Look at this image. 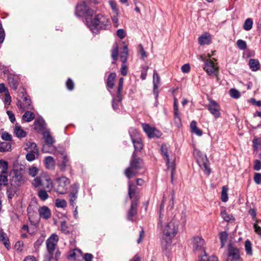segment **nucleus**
Returning <instances> with one entry per match:
<instances>
[{"instance_id":"f257e3e1","label":"nucleus","mask_w":261,"mask_h":261,"mask_svg":"<svg viewBox=\"0 0 261 261\" xmlns=\"http://www.w3.org/2000/svg\"><path fill=\"white\" fill-rule=\"evenodd\" d=\"M179 222L172 219L169 222L162 224V231L163 233L162 239L165 242L162 243L163 249L166 251V255L169 253V247L172 239L177 234L178 230Z\"/></svg>"},{"instance_id":"f03ea898","label":"nucleus","mask_w":261,"mask_h":261,"mask_svg":"<svg viewBox=\"0 0 261 261\" xmlns=\"http://www.w3.org/2000/svg\"><path fill=\"white\" fill-rule=\"evenodd\" d=\"M88 28L93 33H98L100 30H106L108 27L110 20L102 14H97L90 20L89 23L88 18L86 20Z\"/></svg>"},{"instance_id":"7ed1b4c3","label":"nucleus","mask_w":261,"mask_h":261,"mask_svg":"<svg viewBox=\"0 0 261 261\" xmlns=\"http://www.w3.org/2000/svg\"><path fill=\"white\" fill-rule=\"evenodd\" d=\"M143 166L142 160L137 158V153L134 152L130 161L129 166L124 171L125 176L128 179H130L138 173L139 171L143 168Z\"/></svg>"},{"instance_id":"20e7f679","label":"nucleus","mask_w":261,"mask_h":261,"mask_svg":"<svg viewBox=\"0 0 261 261\" xmlns=\"http://www.w3.org/2000/svg\"><path fill=\"white\" fill-rule=\"evenodd\" d=\"M194 154L196 158L197 162L199 167L206 174L209 175L211 173V169L206 155L198 150H195Z\"/></svg>"},{"instance_id":"39448f33","label":"nucleus","mask_w":261,"mask_h":261,"mask_svg":"<svg viewBox=\"0 0 261 261\" xmlns=\"http://www.w3.org/2000/svg\"><path fill=\"white\" fill-rule=\"evenodd\" d=\"M169 147L167 144H162L161 147L162 154L166 161V163L168 169L171 170V180L173 179V174L175 171V165L174 162H171L169 160Z\"/></svg>"},{"instance_id":"423d86ee","label":"nucleus","mask_w":261,"mask_h":261,"mask_svg":"<svg viewBox=\"0 0 261 261\" xmlns=\"http://www.w3.org/2000/svg\"><path fill=\"white\" fill-rule=\"evenodd\" d=\"M58 241V236L53 233L46 241V248L48 253V258L50 259L54 257V254Z\"/></svg>"},{"instance_id":"0eeeda50","label":"nucleus","mask_w":261,"mask_h":261,"mask_svg":"<svg viewBox=\"0 0 261 261\" xmlns=\"http://www.w3.org/2000/svg\"><path fill=\"white\" fill-rule=\"evenodd\" d=\"M19 96L22 98L23 103H21V102L18 101L17 103L18 108L21 109L22 111H24L25 109L32 110L33 107L32 105V101L27 95L25 90L21 89H19Z\"/></svg>"},{"instance_id":"6e6552de","label":"nucleus","mask_w":261,"mask_h":261,"mask_svg":"<svg viewBox=\"0 0 261 261\" xmlns=\"http://www.w3.org/2000/svg\"><path fill=\"white\" fill-rule=\"evenodd\" d=\"M129 133L135 148L134 152L140 151L143 147V145L139 133L135 128H133L129 130Z\"/></svg>"},{"instance_id":"1a4fd4ad","label":"nucleus","mask_w":261,"mask_h":261,"mask_svg":"<svg viewBox=\"0 0 261 261\" xmlns=\"http://www.w3.org/2000/svg\"><path fill=\"white\" fill-rule=\"evenodd\" d=\"M69 183V179L65 176H62L56 178L55 183V191L60 194H65Z\"/></svg>"},{"instance_id":"9d476101","label":"nucleus","mask_w":261,"mask_h":261,"mask_svg":"<svg viewBox=\"0 0 261 261\" xmlns=\"http://www.w3.org/2000/svg\"><path fill=\"white\" fill-rule=\"evenodd\" d=\"M94 13V11L89 9L85 2H82L77 4L75 14L77 17L83 16H92Z\"/></svg>"},{"instance_id":"9b49d317","label":"nucleus","mask_w":261,"mask_h":261,"mask_svg":"<svg viewBox=\"0 0 261 261\" xmlns=\"http://www.w3.org/2000/svg\"><path fill=\"white\" fill-rule=\"evenodd\" d=\"M242 261L241 253L238 248L231 244L228 245L226 261Z\"/></svg>"},{"instance_id":"f8f14e48","label":"nucleus","mask_w":261,"mask_h":261,"mask_svg":"<svg viewBox=\"0 0 261 261\" xmlns=\"http://www.w3.org/2000/svg\"><path fill=\"white\" fill-rule=\"evenodd\" d=\"M206 108L215 118L220 117V106L216 101L212 99L210 100L209 103L206 105Z\"/></svg>"},{"instance_id":"ddd939ff","label":"nucleus","mask_w":261,"mask_h":261,"mask_svg":"<svg viewBox=\"0 0 261 261\" xmlns=\"http://www.w3.org/2000/svg\"><path fill=\"white\" fill-rule=\"evenodd\" d=\"M142 126L149 138H159L162 135L160 131L154 127H151L148 124L143 123Z\"/></svg>"},{"instance_id":"4468645a","label":"nucleus","mask_w":261,"mask_h":261,"mask_svg":"<svg viewBox=\"0 0 261 261\" xmlns=\"http://www.w3.org/2000/svg\"><path fill=\"white\" fill-rule=\"evenodd\" d=\"M193 247L195 251H201L203 252L205 256L207 254L204 250V240L202 238L199 237H194L192 240Z\"/></svg>"},{"instance_id":"2eb2a0df","label":"nucleus","mask_w":261,"mask_h":261,"mask_svg":"<svg viewBox=\"0 0 261 261\" xmlns=\"http://www.w3.org/2000/svg\"><path fill=\"white\" fill-rule=\"evenodd\" d=\"M14 175L12 176V179L11 181V185L15 187L20 186L23 182V178L20 170H14Z\"/></svg>"},{"instance_id":"dca6fc26","label":"nucleus","mask_w":261,"mask_h":261,"mask_svg":"<svg viewBox=\"0 0 261 261\" xmlns=\"http://www.w3.org/2000/svg\"><path fill=\"white\" fill-rule=\"evenodd\" d=\"M79 188L80 185L78 183H74L72 186V191L69 195V198L70 204L72 207L75 205V201L77 198V193Z\"/></svg>"},{"instance_id":"f3484780","label":"nucleus","mask_w":261,"mask_h":261,"mask_svg":"<svg viewBox=\"0 0 261 261\" xmlns=\"http://www.w3.org/2000/svg\"><path fill=\"white\" fill-rule=\"evenodd\" d=\"M203 69L210 75L215 73L218 70V67L211 59H209L205 61Z\"/></svg>"},{"instance_id":"a211bd4d","label":"nucleus","mask_w":261,"mask_h":261,"mask_svg":"<svg viewBox=\"0 0 261 261\" xmlns=\"http://www.w3.org/2000/svg\"><path fill=\"white\" fill-rule=\"evenodd\" d=\"M28 219L33 225H35L39 222V218L38 214L36 212L31 210V207H29L27 210Z\"/></svg>"},{"instance_id":"6ab92c4d","label":"nucleus","mask_w":261,"mask_h":261,"mask_svg":"<svg viewBox=\"0 0 261 261\" xmlns=\"http://www.w3.org/2000/svg\"><path fill=\"white\" fill-rule=\"evenodd\" d=\"M174 115V122L177 124L178 126L181 124V118L178 109V102L177 99L175 98L174 100L173 104Z\"/></svg>"},{"instance_id":"aec40b11","label":"nucleus","mask_w":261,"mask_h":261,"mask_svg":"<svg viewBox=\"0 0 261 261\" xmlns=\"http://www.w3.org/2000/svg\"><path fill=\"white\" fill-rule=\"evenodd\" d=\"M39 216L41 218L47 220L51 216V212L50 209L46 206H43L38 210Z\"/></svg>"},{"instance_id":"412c9836","label":"nucleus","mask_w":261,"mask_h":261,"mask_svg":"<svg viewBox=\"0 0 261 261\" xmlns=\"http://www.w3.org/2000/svg\"><path fill=\"white\" fill-rule=\"evenodd\" d=\"M116 77V74L115 72H112L109 75L106 81V87L109 92L114 86V81Z\"/></svg>"},{"instance_id":"4be33fe9","label":"nucleus","mask_w":261,"mask_h":261,"mask_svg":"<svg viewBox=\"0 0 261 261\" xmlns=\"http://www.w3.org/2000/svg\"><path fill=\"white\" fill-rule=\"evenodd\" d=\"M46 124L42 118H39L34 122V129L37 132L45 131Z\"/></svg>"},{"instance_id":"5701e85b","label":"nucleus","mask_w":261,"mask_h":261,"mask_svg":"<svg viewBox=\"0 0 261 261\" xmlns=\"http://www.w3.org/2000/svg\"><path fill=\"white\" fill-rule=\"evenodd\" d=\"M137 206L138 203L137 200H134L132 202L130 208L127 214V219L128 220H133V217L137 213Z\"/></svg>"},{"instance_id":"b1692460","label":"nucleus","mask_w":261,"mask_h":261,"mask_svg":"<svg viewBox=\"0 0 261 261\" xmlns=\"http://www.w3.org/2000/svg\"><path fill=\"white\" fill-rule=\"evenodd\" d=\"M199 43L200 45H208L211 43V37L209 34L205 33L199 37Z\"/></svg>"},{"instance_id":"393cba45","label":"nucleus","mask_w":261,"mask_h":261,"mask_svg":"<svg viewBox=\"0 0 261 261\" xmlns=\"http://www.w3.org/2000/svg\"><path fill=\"white\" fill-rule=\"evenodd\" d=\"M42 135L46 144L49 146H51L55 142L54 138L50 135L49 131L45 130L42 132Z\"/></svg>"},{"instance_id":"a878e982","label":"nucleus","mask_w":261,"mask_h":261,"mask_svg":"<svg viewBox=\"0 0 261 261\" xmlns=\"http://www.w3.org/2000/svg\"><path fill=\"white\" fill-rule=\"evenodd\" d=\"M70 165L69 160L66 155H63L62 158V161H61L58 166L61 171H65L66 168Z\"/></svg>"},{"instance_id":"bb28decb","label":"nucleus","mask_w":261,"mask_h":261,"mask_svg":"<svg viewBox=\"0 0 261 261\" xmlns=\"http://www.w3.org/2000/svg\"><path fill=\"white\" fill-rule=\"evenodd\" d=\"M124 82V79L123 77H120L119 80L117 92V96L116 99L118 101H121L122 100V97L121 95V92L123 89V85Z\"/></svg>"},{"instance_id":"cd10ccee","label":"nucleus","mask_w":261,"mask_h":261,"mask_svg":"<svg viewBox=\"0 0 261 261\" xmlns=\"http://www.w3.org/2000/svg\"><path fill=\"white\" fill-rule=\"evenodd\" d=\"M249 65L250 68L253 71H256L260 68L259 62L257 59H250L249 61Z\"/></svg>"},{"instance_id":"c85d7f7f","label":"nucleus","mask_w":261,"mask_h":261,"mask_svg":"<svg viewBox=\"0 0 261 261\" xmlns=\"http://www.w3.org/2000/svg\"><path fill=\"white\" fill-rule=\"evenodd\" d=\"M8 80L9 86L13 89L16 90L18 85V82L17 78L14 76L10 75L8 76Z\"/></svg>"},{"instance_id":"c756f323","label":"nucleus","mask_w":261,"mask_h":261,"mask_svg":"<svg viewBox=\"0 0 261 261\" xmlns=\"http://www.w3.org/2000/svg\"><path fill=\"white\" fill-rule=\"evenodd\" d=\"M14 133L17 137L19 138H24L27 135V133L22 129L20 126H15Z\"/></svg>"},{"instance_id":"7c9ffc66","label":"nucleus","mask_w":261,"mask_h":261,"mask_svg":"<svg viewBox=\"0 0 261 261\" xmlns=\"http://www.w3.org/2000/svg\"><path fill=\"white\" fill-rule=\"evenodd\" d=\"M122 51L121 52L120 55V60L122 63H126L128 57V47L126 45H123Z\"/></svg>"},{"instance_id":"2f4dec72","label":"nucleus","mask_w":261,"mask_h":261,"mask_svg":"<svg viewBox=\"0 0 261 261\" xmlns=\"http://www.w3.org/2000/svg\"><path fill=\"white\" fill-rule=\"evenodd\" d=\"M45 163L46 167L48 169H51L54 168L55 161L52 156H48L45 159Z\"/></svg>"},{"instance_id":"473e14b6","label":"nucleus","mask_w":261,"mask_h":261,"mask_svg":"<svg viewBox=\"0 0 261 261\" xmlns=\"http://www.w3.org/2000/svg\"><path fill=\"white\" fill-rule=\"evenodd\" d=\"M111 53V56L113 60L112 64H114L115 62L117 60L118 56V46L117 43H115L113 46Z\"/></svg>"},{"instance_id":"72a5a7b5","label":"nucleus","mask_w":261,"mask_h":261,"mask_svg":"<svg viewBox=\"0 0 261 261\" xmlns=\"http://www.w3.org/2000/svg\"><path fill=\"white\" fill-rule=\"evenodd\" d=\"M35 118V115L33 112L26 111L22 116V120L26 122H31Z\"/></svg>"},{"instance_id":"f704fd0d","label":"nucleus","mask_w":261,"mask_h":261,"mask_svg":"<svg viewBox=\"0 0 261 261\" xmlns=\"http://www.w3.org/2000/svg\"><path fill=\"white\" fill-rule=\"evenodd\" d=\"M0 241L4 244L7 249H9L10 247V243H9V239L6 233L3 231L0 232Z\"/></svg>"},{"instance_id":"c9c22d12","label":"nucleus","mask_w":261,"mask_h":261,"mask_svg":"<svg viewBox=\"0 0 261 261\" xmlns=\"http://www.w3.org/2000/svg\"><path fill=\"white\" fill-rule=\"evenodd\" d=\"M48 191L45 189H40L38 191V196L42 201H45L48 198L49 195L47 193Z\"/></svg>"},{"instance_id":"e433bc0d","label":"nucleus","mask_w":261,"mask_h":261,"mask_svg":"<svg viewBox=\"0 0 261 261\" xmlns=\"http://www.w3.org/2000/svg\"><path fill=\"white\" fill-rule=\"evenodd\" d=\"M11 144L9 142H2L0 143V152H4L11 150Z\"/></svg>"},{"instance_id":"4c0bfd02","label":"nucleus","mask_w":261,"mask_h":261,"mask_svg":"<svg viewBox=\"0 0 261 261\" xmlns=\"http://www.w3.org/2000/svg\"><path fill=\"white\" fill-rule=\"evenodd\" d=\"M137 187L132 182L129 181L128 182V195L130 199H132L136 192Z\"/></svg>"},{"instance_id":"58836bf2","label":"nucleus","mask_w":261,"mask_h":261,"mask_svg":"<svg viewBox=\"0 0 261 261\" xmlns=\"http://www.w3.org/2000/svg\"><path fill=\"white\" fill-rule=\"evenodd\" d=\"M221 216L224 221L226 222H229L231 220H234V218H233L232 215H229L226 213L225 210H221Z\"/></svg>"},{"instance_id":"ea45409f","label":"nucleus","mask_w":261,"mask_h":261,"mask_svg":"<svg viewBox=\"0 0 261 261\" xmlns=\"http://www.w3.org/2000/svg\"><path fill=\"white\" fill-rule=\"evenodd\" d=\"M219 238L221 242V246L223 247L228 238V234L226 231L219 233Z\"/></svg>"},{"instance_id":"a19ab883","label":"nucleus","mask_w":261,"mask_h":261,"mask_svg":"<svg viewBox=\"0 0 261 261\" xmlns=\"http://www.w3.org/2000/svg\"><path fill=\"white\" fill-rule=\"evenodd\" d=\"M8 163L7 161L0 160V169L2 174H7L8 172Z\"/></svg>"},{"instance_id":"79ce46f5","label":"nucleus","mask_w":261,"mask_h":261,"mask_svg":"<svg viewBox=\"0 0 261 261\" xmlns=\"http://www.w3.org/2000/svg\"><path fill=\"white\" fill-rule=\"evenodd\" d=\"M228 189L226 186H223L221 192V200L223 202H226L228 201V197L227 192Z\"/></svg>"},{"instance_id":"37998d69","label":"nucleus","mask_w":261,"mask_h":261,"mask_svg":"<svg viewBox=\"0 0 261 261\" xmlns=\"http://www.w3.org/2000/svg\"><path fill=\"white\" fill-rule=\"evenodd\" d=\"M27 145L28 146V150L34 151V153H36L37 155H39V149L36 143L34 142H29L27 144Z\"/></svg>"},{"instance_id":"c03bdc74","label":"nucleus","mask_w":261,"mask_h":261,"mask_svg":"<svg viewBox=\"0 0 261 261\" xmlns=\"http://www.w3.org/2000/svg\"><path fill=\"white\" fill-rule=\"evenodd\" d=\"M253 25V20L251 18H248L246 19L243 25V29L246 31L250 30Z\"/></svg>"},{"instance_id":"a18cd8bd","label":"nucleus","mask_w":261,"mask_h":261,"mask_svg":"<svg viewBox=\"0 0 261 261\" xmlns=\"http://www.w3.org/2000/svg\"><path fill=\"white\" fill-rule=\"evenodd\" d=\"M160 78L156 70H154L153 75V84L155 88H158L160 83Z\"/></svg>"},{"instance_id":"49530a36","label":"nucleus","mask_w":261,"mask_h":261,"mask_svg":"<svg viewBox=\"0 0 261 261\" xmlns=\"http://www.w3.org/2000/svg\"><path fill=\"white\" fill-rule=\"evenodd\" d=\"M32 184L35 188L43 186L44 185L40 177H36L33 180Z\"/></svg>"},{"instance_id":"de8ad7c7","label":"nucleus","mask_w":261,"mask_h":261,"mask_svg":"<svg viewBox=\"0 0 261 261\" xmlns=\"http://www.w3.org/2000/svg\"><path fill=\"white\" fill-rule=\"evenodd\" d=\"M46 181V185L44 186V189L48 191V192H50L53 189V182L50 178H46L45 179Z\"/></svg>"},{"instance_id":"09e8293b","label":"nucleus","mask_w":261,"mask_h":261,"mask_svg":"<svg viewBox=\"0 0 261 261\" xmlns=\"http://www.w3.org/2000/svg\"><path fill=\"white\" fill-rule=\"evenodd\" d=\"M245 247L247 254L252 255V244L249 240H247L245 241Z\"/></svg>"},{"instance_id":"8fccbe9b","label":"nucleus","mask_w":261,"mask_h":261,"mask_svg":"<svg viewBox=\"0 0 261 261\" xmlns=\"http://www.w3.org/2000/svg\"><path fill=\"white\" fill-rule=\"evenodd\" d=\"M109 4L112 10L115 13V14L118 15L119 9L117 7L116 3L114 1L111 0L109 1Z\"/></svg>"},{"instance_id":"3c124183","label":"nucleus","mask_w":261,"mask_h":261,"mask_svg":"<svg viewBox=\"0 0 261 261\" xmlns=\"http://www.w3.org/2000/svg\"><path fill=\"white\" fill-rule=\"evenodd\" d=\"M28 153L25 155V158L27 161L32 162L35 159L36 153H34V151L28 150Z\"/></svg>"},{"instance_id":"603ef678","label":"nucleus","mask_w":261,"mask_h":261,"mask_svg":"<svg viewBox=\"0 0 261 261\" xmlns=\"http://www.w3.org/2000/svg\"><path fill=\"white\" fill-rule=\"evenodd\" d=\"M61 230L65 234L69 233V230L68 225L65 221H63L61 223Z\"/></svg>"},{"instance_id":"864d4df0","label":"nucleus","mask_w":261,"mask_h":261,"mask_svg":"<svg viewBox=\"0 0 261 261\" xmlns=\"http://www.w3.org/2000/svg\"><path fill=\"white\" fill-rule=\"evenodd\" d=\"M148 68L149 67L147 66H144L142 67L140 77L142 80H145L146 79L147 70Z\"/></svg>"},{"instance_id":"5fc2aeb1","label":"nucleus","mask_w":261,"mask_h":261,"mask_svg":"<svg viewBox=\"0 0 261 261\" xmlns=\"http://www.w3.org/2000/svg\"><path fill=\"white\" fill-rule=\"evenodd\" d=\"M237 44L239 48L241 50H244L247 47L246 42L245 41L241 39H239L237 41Z\"/></svg>"},{"instance_id":"6e6d98bb","label":"nucleus","mask_w":261,"mask_h":261,"mask_svg":"<svg viewBox=\"0 0 261 261\" xmlns=\"http://www.w3.org/2000/svg\"><path fill=\"white\" fill-rule=\"evenodd\" d=\"M229 93L231 97L234 98H239L241 96L239 91L235 89H231Z\"/></svg>"},{"instance_id":"4d7b16f0","label":"nucleus","mask_w":261,"mask_h":261,"mask_svg":"<svg viewBox=\"0 0 261 261\" xmlns=\"http://www.w3.org/2000/svg\"><path fill=\"white\" fill-rule=\"evenodd\" d=\"M6 174H0V187L2 186H6L8 184L7 176Z\"/></svg>"},{"instance_id":"13d9d810","label":"nucleus","mask_w":261,"mask_h":261,"mask_svg":"<svg viewBox=\"0 0 261 261\" xmlns=\"http://www.w3.org/2000/svg\"><path fill=\"white\" fill-rule=\"evenodd\" d=\"M56 205L58 207L64 208L66 206V202L63 199H57L56 200Z\"/></svg>"},{"instance_id":"bf43d9fd","label":"nucleus","mask_w":261,"mask_h":261,"mask_svg":"<svg viewBox=\"0 0 261 261\" xmlns=\"http://www.w3.org/2000/svg\"><path fill=\"white\" fill-rule=\"evenodd\" d=\"M5 38V32L3 27L2 22L0 21V44L2 43Z\"/></svg>"},{"instance_id":"052dcab7","label":"nucleus","mask_w":261,"mask_h":261,"mask_svg":"<svg viewBox=\"0 0 261 261\" xmlns=\"http://www.w3.org/2000/svg\"><path fill=\"white\" fill-rule=\"evenodd\" d=\"M1 137L3 140L5 141H11L12 139V135L6 132H4L2 134Z\"/></svg>"},{"instance_id":"680f3d73","label":"nucleus","mask_w":261,"mask_h":261,"mask_svg":"<svg viewBox=\"0 0 261 261\" xmlns=\"http://www.w3.org/2000/svg\"><path fill=\"white\" fill-rule=\"evenodd\" d=\"M38 169L36 167H32L30 168L29 174L32 177H35L38 173Z\"/></svg>"},{"instance_id":"e2e57ef3","label":"nucleus","mask_w":261,"mask_h":261,"mask_svg":"<svg viewBox=\"0 0 261 261\" xmlns=\"http://www.w3.org/2000/svg\"><path fill=\"white\" fill-rule=\"evenodd\" d=\"M44 238L40 237L34 243V246L36 249H38L40 246L44 242Z\"/></svg>"},{"instance_id":"0e129e2a","label":"nucleus","mask_w":261,"mask_h":261,"mask_svg":"<svg viewBox=\"0 0 261 261\" xmlns=\"http://www.w3.org/2000/svg\"><path fill=\"white\" fill-rule=\"evenodd\" d=\"M127 70H128V68L126 65V63H122L121 67V69H120V71H121V74L123 76L126 75L127 74Z\"/></svg>"},{"instance_id":"69168bd1","label":"nucleus","mask_w":261,"mask_h":261,"mask_svg":"<svg viewBox=\"0 0 261 261\" xmlns=\"http://www.w3.org/2000/svg\"><path fill=\"white\" fill-rule=\"evenodd\" d=\"M66 87L69 90H72L74 89V83L70 79H68L66 83Z\"/></svg>"},{"instance_id":"338daca9","label":"nucleus","mask_w":261,"mask_h":261,"mask_svg":"<svg viewBox=\"0 0 261 261\" xmlns=\"http://www.w3.org/2000/svg\"><path fill=\"white\" fill-rule=\"evenodd\" d=\"M254 182L257 184H261V174L259 173H255L254 175Z\"/></svg>"},{"instance_id":"774afa93","label":"nucleus","mask_w":261,"mask_h":261,"mask_svg":"<svg viewBox=\"0 0 261 261\" xmlns=\"http://www.w3.org/2000/svg\"><path fill=\"white\" fill-rule=\"evenodd\" d=\"M253 169L256 171H259L261 169V161L259 160H255L254 161Z\"/></svg>"}]
</instances>
